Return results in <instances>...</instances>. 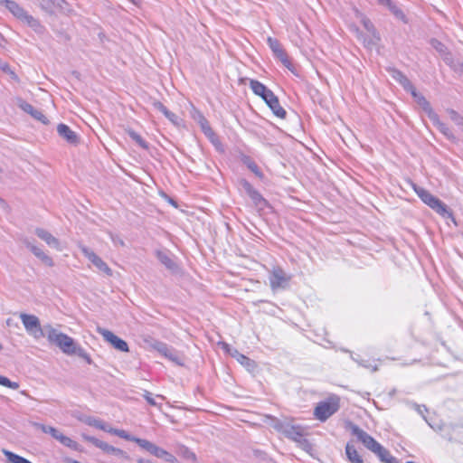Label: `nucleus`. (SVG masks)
<instances>
[{
    "mask_svg": "<svg viewBox=\"0 0 463 463\" xmlns=\"http://www.w3.org/2000/svg\"><path fill=\"white\" fill-rule=\"evenodd\" d=\"M250 87L255 95L260 96L265 101L276 117L286 118V110L280 106L278 97L271 90L257 80H250Z\"/></svg>",
    "mask_w": 463,
    "mask_h": 463,
    "instance_id": "f257e3e1",
    "label": "nucleus"
},
{
    "mask_svg": "<svg viewBox=\"0 0 463 463\" xmlns=\"http://www.w3.org/2000/svg\"><path fill=\"white\" fill-rule=\"evenodd\" d=\"M44 330L47 334L48 341L57 345L64 354L72 355L77 344L74 339L68 335L59 332L52 326H45Z\"/></svg>",
    "mask_w": 463,
    "mask_h": 463,
    "instance_id": "f03ea898",
    "label": "nucleus"
},
{
    "mask_svg": "<svg viewBox=\"0 0 463 463\" xmlns=\"http://www.w3.org/2000/svg\"><path fill=\"white\" fill-rule=\"evenodd\" d=\"M0 4L5 5L6 9L18 20L24 23L35 32L42 28L40 22L33 15L29 14L21 5L13 0H1Z\"/></svg>",
    "mask_w": 463,
    "mask_h": 463,
    "instance_id": "7ed1b4c3",
    "label": "nucleus"
},
{
    "mask_svg": "<svg viewBox=\"0 0 463 463\" xmlns=\"http://www.w3.org/2000/svg\"><path fill=\"white\" fill-rule=\"evenodd\" d=\"M412 186L413 190L420 198V200L428 206H430L432 210H434L437 213L440 214L443 217L451 215V213L448 210V206L438 197L432 195L426 189L420 187L414 184H412Z\"/></svg>",
    "mask_w": 463,
    "mask_h": 463,
    "instance_id": "20e7f679",
    "label": "nucleus"
},
{
    "mask_svg": "<svg viewBox=\"0 0 463 463\" xmlns=\"http://www.w3.org/2000/svg\"><path fill=\"white\" fill-rule=\"evenodd\" d=\"M340 407V399L336 395L330 396L326 400L320 402L315 408L314 415L320 421H326L335 414Z\"/></svg>",
    "mask_w": 463,
    "mask_h": 463,
    "instance_id": "39448f33",
    "label": "nucleus"
},
{
    "mask_svg": "<svg viewBox=\"0 0 463 463\" xmlns=\"http://www.w3.org/2000/svg\"><path fill=\"white\" fill-rule=\"evenodd\" d=\"M19 317L26 332L35 339H39L45 335V333L41 326L40 320L36 316L21 313Z\"/></svg>",
    "mask_w": 463,
    "mask_h": 463,
    "instance_id": "423d86ee",
    "label": "nucleus"
},
{
    "mask_svg": "<svg viewBox=\"0 0 463 463\" xmlns=\"http://www.w3.org/2000/svg\"><path fill=\"white\" fill-rule=\"evenodd\" d=\"M81 437L84 440L92 443L95 447L100 449L104 453L109 455H114L123 459H129V456L122 449L113 447L107 442H104L95 437L89 436L85 433L81 434Z\"/></svg>",
    "mask_w": 463,
    "mask_h": 463,
    "instance_id": "0eeeda50",
    "label": "nucleus"
},
{
    "mask_svg": "<svg viewBox=\"0 0 463 463\" xmlns=\"http://www.w3.org/2000/svg\"><path fill=\"white\" fill-rule=\"evenodd\" d=\"M291 277L288 275L281 268L276 267L269 274V280L270 288L273 291L284 289L288 287Z\"/></svg>",
    "mask_w": 463,
    "mask_h": 463,
    "instance_id": "6e6552de",
    "label": "nucleus"
},
{
    "mask_svg": "<svg viewBox=\"0 0 463 463\" xmlns=\"http://www.w3.org/2000/svg\"><path fill=\"white\" fill-rule=\"evenodd\" d=\"M240 184L259 210H264L269 206L268 201L251 185L249 181L246 179H241Z\"/></svg>",
    "mask_w": 463,
    "mask_h": 463,
    "instance_id": "1a4fd4ad",
    "label": "nucleus"
},
{
    "mask_svg": "<svg viewBox=\"0 0 463 463\" xmlns=\"http://www.w3.org/2000/svg\"><path fill=\"white\" fill-rule=\"evenodd\" d=\"M283 435L288 439L299 443L303 449L310 447L308 440L304 437V430L299 425H291L288 423Z\"/></svg>",
    "mask_w": 463,
    "mask_h": 463,
    "instance_id": "9d476101",
    "label": "nucleus"
},
{
    "mask_svg": "<svg viewBox=\"0 0 463 463\" xmlns=\"http://www.w3.org/2000/svg\"><path fill=\"white\" fill-rule=\"evenodd\" d=\"M97 332L104 338L105 341L109 343L115 349L120 352H128V343L117 336L114 333L109 329L98 327Z\"/></svg>",
    "mask_w": 463,
    "mask_h": 463,
    "instance_id": "9b49d317",
    "label": "nucleus"
},
{
    "mask_svg": "<svg viewBox=\"0 0 463 463\" xmlns=\"http://www.w3.org/2000/svg\"><path fill=\"white\" fill-rule=\"evenodd\" d=\"M352 433L355 435L357 439L364 445V447L371 450L373 453L376 452L377 449H380L381 444L358 426H352Z\"/></svg>",
    "mask_w": 463,
    "mask_h": 463,
    "instance_id": "f8f14e48",
    "label": "nucleus"
},
{
    "mask_svg": "<svg viewBox=\"0 0 463 463\" xmlns=\"http://www.w3.org/2000/svg\"><path fill=\"white\" fill-rule=\"evenodd\" d=\"M82 254L100 271L110 276L112 274L111 269L102 260L93 250L84 245L80 246Z\"/></svg>",
    "mask_w": 463,
    "mask_h": 463,
    "instance_id": "ddd939ff",
    "label": "nucleus"
},
{
    "mask_svg": "<svg viewBox=\"0 0 463 463\" xmlns=\"http://www.w3.org/2000/svg\"><path fill=\"white\" fill-rule=\"evenodd\" d=\"M267 43L274 55L282 62L285 67H287L288 70H291V61H289L288 54L281 46L280 43L272 37H268Z\"/></svg>",
    "mask_w": 463,
    "mask_h": 463,
    "instance_id": "4468645a",
    "label": "nucleus"
},
{
    "mask_svg": "<svg viewBox=\"0 0 463 463\" xmlns=\"http://www.w3.org/2000/svg\"><path fill=\"white\" fill-rule=\"evenodd\" d=\"M154 348L163 356L172 361L173 363L182 365L183 361L179 353L174 349L173 347L167 345L163 342H156L154 345Z\"/></svg>",
    "mask_w": 463,
    "mask_h": 463,
    "instance_id": "2eb2a0df",
    "label": "nucleus"
},
{
    "mask_svg": "<svg viewBox=\"0 0 463 463\" xmlns=\"http://www.w3.org/2000/svg\"><path fill=\"white\" fill-rule=\"evenodd\" d=\"M430 120L433 126L449 141L452 143H458V138L455 136L452 129L449 126L442 122L437 113H431Z\"/></svg>",
    "mask_w": 463,
    "mask_h": 463,
    "instance_id": "dca6fc26",
    "label": "nucleus"
},
{
    "mask_svg": "<svg viewBox=\"0 0 463 463\" xmlns=\"http://www.w3.org/2000/svg\"><path fill=\"white\" fill-rule=\"evenodd\" d=\"M18 107L24 110V112L30 114L33 118L41 121L42 123L43 124H47L48 123V119L47 118L43 115V113L35 109L33 105H31L30 103L24 101V99H18V103H17Z\"/></svg>",
    "mask_w": 463,
    "mask_h": 463,
    "instance_id": "f3484780",
    "label": "nucleus"
},
{
    "mask_svg": "<svg viewBox=\"0 0 463 463\" xmlns=\"http://www.w3.org/2000/svg\"><path fill=\"white\" fill-rule=\"evenodd\" d=\"M57 132L61 137L65 139L68 143L71 145H77L79 143L78 135L72 131L69 126L61 123L57 127Z\"/></svg>",
    "mask_w": 463,
    "mask_h": 463,
    "instance_id": "a211bd4d",
    "label": "nucleus"
},
{
    "mask_svg": "<svg viewBox=\"0 0 463 463\" xmlns=\"http://www.w3.org/2000/svg\"><path fill=\"white\" fill-rule=\"evenodd\" d=\"M35 234L43 241L46 242L47 245L52 247L58 250H61V244L57 238L52 236L48 231L43 228H36L34 231Z\"/></svg>",
    "mask_w": 463,
    "mask_h": 463,
    "instance_id": "6ab92c4d",
    "label": "nucleus"
},
{
    "mask_svg": "<svg viewBox=\"0 0 463 463\" xmlns=\"http://www.w3.org/2000/svg\"><path fill=\"white\" fill-rule=\"evenodd\" d=\"M153 107L163 113L165 118L171 121L174 125H179V118L175 113L171 112L162 102L154 101Z\"/></svg>",
    "mask_w": 463,
    "mask_h": 463,
    "instance_id": "aec40b11",
    "label": "nucleus"
},
{
    "mask_svg": "<svg viewBox=\"0 0 463 463\" xmlns=\"http://www.w3.org/2000/svg\"><path fill=\"white\" fill-rule=\"evenodd\" d=\"M156 258L167 269L170 270H175L177 269L176 263L171 259L169 254L165 251L157 250Z\"/></svg>",
    "mask_w": 463,
    "mask_h": 463,
    "instance_id": "412c9836",
    "label": "nucleus"
},
{
    "mask_svg": "<svg viewBox=\"0 0 463 463\" xmlns=\"http://www.w3.org/2000/svg\"><path fill=\"white\" fill-rule=\"evenodd\" d=\"M378 2L386 6L397 19L405 22V14L392 0H378Z\"/></svg>",
    "mask_w": 463,
    "mask_h": 463,
    "instance_id": "4be33fe9",
    "label": "nucleus"
},
{
    "mask_svg": "<svg viewBox=\"0 0 463 463\" xmlns=\"http://www.w3.org/2000/svg\"><path fill=\"white\" fill-rule=\"evenodd\" d=\"M389 72L392 79L398 81L403 88H412L411 80L400 70L392 68L389 70Z\"/></svg>",
    "mask_w": 463,
    "mask_h": 463,
    "instance_id": "5701e85b",
    "label": "nucleus"
},
{
    "mask_svg": "<svg viewBox=\"0 0 463 463\" xmlns=\"http://www.w3.org/2000/svg\"><path fill=\"white\" fill-rule=\"evenodd\" d=\"M345 454L350 463H364L362 456L359 455L354 445L347 443L345 446Z\"/></svg>",
    "mask_w": 463,
    "mask_h": 463,
    "instance_id": "b1692460",
    "label": "nucleus"
},
{
    "mask_svg": "<svg viewBox=\"0 0 463 463\" xmlns=\"http://www.w3.org/2000/svg\"><path fill=\"white\" fill-rule=\"evenodd\" d=\"M241 162L258 177L262 178L263 173L260 171L258 165L249 156L243 155L241 156Z\"/></svg>",
    "mask_w": 463,
    "mask_h": 463,
    "instance_id": "393cba45",
    "label": "nucleus"
},
{
    "mask_svg": "<svg viewBox=\"0 0 463 463\" xmlns=\"http://www.w3.org/2000/svg\"><path fill=\"white\" fill-rule=\"evenodd\" d=\"M82 421L89 426L95 427L106 432H108V430L109 429V426L106 422L98 418L86 417L82 420Z\"/></svg>",
    "mask_w": 463,
    "mask_h": 463,
    "instance_id": "a878e982",
    "label": "nucleus"
},
{
    "mask_svg": "<svg viewBox=\"0 0 463 463\" xmlns=\"http://www.w3.org/2000/svg\"><path fill=\"white\" fill-rule=\"evenodd\" d=\"M153 456L162 458L169 463H177V459L174 455L158 446H156Z\"/></svg>",
    "mask_w": 463,
    "mask_h": 463,
    "instance_id": "bb28decb",
    "label": "nucleus"
},
{
    "mask_svg": "<svg viewBox=\"0 0 463 463\" xmlns=\"http://www.w3.org/2000/svg\"><path fill=\"white\" fill-rule=\"evenodd\" d=\"M177 454L186 460H190L192 462L197 461L196 455L186 446L178 445L176 449Z\"/></svg>",
    "mask_w": 463,
    "mask_h": 463,
    "instance_id": "cd10ccee",
    "label": "nucleus"
},
{
    "mask_svg": "<svg viewBox=\"0 0 463 463\" xmlns=\"http://www.w3.org/2000/svg\"><path fill=\"white\" fill-rule=\"evenodd\" d=\"M33 425L35 428L41 430L43 433L50 434L55 439H58L59 435L61 433L57 429H55L52 426H46L44 424L38 423V422H33Z\"/></svg>",
    "mask_w": 463,
    "mask_h": 463,
    "instance_id": "c85d7f7f",
    "label": "nucleus"
},
{
    "mask_svg": "<svg viewBox=\"0 0 463 463\" xmlns=\"http://www.w3.org/2000/svg\"><path fill=\"white\" fill-rule=\"evenodd\" d=\"M134 442L137 443L142 449L146 450V452H148L151 455H153L154 450L156 446L155 443H153L147 439H140V438H137V437H136Z\"/></svg>",
    "mask_w": 463,
    "mask_h": 463,
    "instance_id": "c756f323",
    "label": "nucleus"
},
{
    "mask_svg": "<svg viewBox=\"0 0 463 463\" xmlns=\"http://www.w3.org/2000/svg\"><path fill=\"white\" fill-rule=\"evenodd\" d=\"M3 453L7 458V460L11 463H33L30 460L26 459L25 458L19 456L12 451L4 449Z\"/></svg>",
    "mask_w": 463,
    "mask_h": 463,
    "instance_id": "7c9ffc66",
    "label": "nucleus"
},
{
    "mask_svg": "<svg viewBox=\"0 0 463 463\" xmlns=\"http://www.w3.org/2000/svg\"><path fill=\"white\" fill-rule=\"evenodd\" d=\"M269 424L277 431L283 434L288 422L282 421L274 416H268Z\"/></svg>",
    "mask_w": 463,
    "mask_h": 463,
    "instance_id": "2f4dec72",
    "label": "nucleus"
},
{
    "mask_svg": "<svg viewBox=\"0 0 463 463\" xmlns=\"http://www.w3.org/2000/svg\"><path fill=\"white\" fill-rule=\"evenodd\" d=\"M57 440L60 441L63 446L68 447L73 450H80V445L71 438L63 435L62 433L59 435Z\"/></svg>",
    "mask_w": 463,
    "mask_h": 463,
    "instance_id": "473e14b6",
    "label": "nucleus"
},
{
    "mask_svg": "<svg viewBox=\"0 0 463 463\" xmlns=\"http://www.w3.org/2000/svg\"><path fill=\"white\" fill-rule=\"evenodd\" d=\"M127 133L129 136V137L134 140L138 146H140L142 148L147 149L148 144L146 141H145L142 137L137 134L136 131H134L131 128L127 129Z\"/></svg>",
    "mask_w": 463,
    "mask_h": 463,
    "instance_id": "72a5a7b5",
    "label": "nucleus"
},
{
    "mask_svg": "<svg viewBox=\"0 0 463 463\" xmlns=\"http://www.w3.org/2000/svg\"><path fill=\"white\" fill-rule=\"evenodd\" d=\"M447 113L451 121H453L458 128H463V116L453 109H447Z\"/></svg>",
    "mask_w": 463,
    "mask_h": 463,
    "instance_id": "f704fd0d",
    "label": "nucleus"
},
{
    "mask_svg": "<svg viewBox=\"0 0 463 463\" xmlns=\"http://www.w3.org/2000/svg\"><path fill=\"white\" fill-rule=\"evenodd\" d=\"M108 432L110 433V434H114L119 438H122L126 440H128V441H133L135 440L136 437L133 436V435H130L129 433H128L126 430H118V429H115V428H112V427H109V429L108 430Z\"/></svg>",
    "mask_w": 463,
    "mask_h": 463,
    "instance_id": "c9c22d12",
    "label": "nucleus"
},
{
    "mask_svg": "<svg viewBox=\"0 0 463 463\" xmlns=\"http://www.w3.org/2000/svg\"><path fill=\"white\" fill-rule=\"evenodd\" d=\"M199 123H200L203 132L204 133V135L206 137H215V133L210 127L208 120L203 115H200Z\"/></svg>",
    "mask_w": 463,
    "mask_h": 463,
    "instance_id": "e433bc0d",
    "label": "nucleus"
},
{
    "mask_svg": "<svg viewBox=\"0 0 463 463\" xmlns=\"http://www.w3.org/2000/svg\"><path fill=\"white\" fill-rule=\"evenodd\" d=\"M234 357H236L237 361L241 363L242 365L250 368L254 367L255 363L253 360L250 359L246 355L240 354L238 351H235V354H232Z\"/></svg>",
    "mask_w": 463,
    "mask_h": 463,
    "instance_id": "4c0bfd02",
    "label": "nucleus"
},
{
    "mask_svg": "<svg viewBox=\"0 0 463 463\" xmlns=\"http://www.w3.org/2000/svg\"><path fill=\"white\" fill-rule=\"evenodd\" d=\"M362 24L368 33H370L375 39H378L376 29L369 18L363 16Z\"/></svg>",
    "mask_w": 463,
    "mask_h": 463,
    "instance_id": "58836bf2",
    "label": "nucleus"
},
{
    "mask_svg": "<svg viewBox=\"0 0 463 463\" xmlns=\"http://www.w3.org/2000/svg\"><path fill=\"white\" fill-rule=\"evenodd\" d=\"M430 43L431 47L433 49H435L439 53H440V54L448 53V48L440 41H439L435 38H432Z\"/></svg>",
    "mask_w": 463,
    "mask_h": 463,
    "instance_id": "ea45409f",
    "label": "nucleus"
},
{
    "mask_svg": "<svg viewBox=\"0 0 463 463\" xmlns=\"http://www.w3.org/2000/svg\"><path fill=\"white\" fill-rule=\"evenodd\" d=\"M24 245L31 250V252L37 257L42 251H43L41 248L34 245L33 241H31L28 238H24L22 240Z\"/></svg>",
    "mask_w": 463,
    "mask_h": 463,
    "instance_id": "a19ab883",
    "label": "nucleus"
},
{
    "mask_svg": "<svg viewBox=\"0 0 463 463\" xmlns=\"http://www.w3.org/2000/svg\"><path fill=\"white\" fill-rule=\"evenodd\" d=\"M418 103L422 107L423 110L427 113L429 118H430L431 113H436L432 109L430 102L423 96H419Z\"/></svg>",
    "mask_w": 463,
    "mask_h": 463,
    "instance_id": "79ce46f5",
    "label": "nucleus"
},
{
    "mask_svg": "<svg viewBox=\"0 0 463 463\" xmlns=\"http://www.w3.org/2000/svg\"><path fill=\"white\" fill-rule=\"evenodd\" d=\"M357 33H358V37L360 39H363V42H364V46L370 48L372 46H374L378 43V42L380 41V36L378 35V39H375L372 34L369 38H365L362 33H360L358 30H357Z\"/></svg>",
    "mask_w": 463,
    "mask_h": 463,
    "instance_id": "37998d69",
    "label": "nucleus"
},
{
    "mask_svg": "<svg viewBox=\"0 0 463 463\" xmlns=\"http://www.w3.org/2000/svg\"><path fill=\"white\" fill-rule=\"evenodd\" d=\"M73 354H76L79 357L84 359L89 364H91L93 363V361L90 358V354L85 351V349H83L80 345H77V347L74 349Z\"/></svg>",
    "mask_w": 463,
    "mask_h": 463,
    "instance_id": "c03bdc74",
    "label": "nucleus"
},
{
    "mask_svg": "<svg viewBox=\"0 0 463 463\" xmlns=\"http://www.w3.org/2000/svg\"><path fill=\"white\" fill-rule=\"evenodd\" d=\"M374 454L379 458V459L385 463L389 457H391V453L389 450H387L385 448H383L382 445L380 446V449H377Z\"/></svg>",
    "mask_w": 463,
    "mask_h": 463,
    "instance_id": "a18cd8bd",
    "label": "nucleus"
},
{
    "mask_svg": "<svg viewBox=\"0 0 463 463\" xmlns=\"http://www.w3.org/2000/svg\"><path fill=\"white\" fill-rule=\"evenodd\" d=\"M36 258L41 260L43 261V263H44L48 267H52L54 265L52 259L50 256H48L47 254H45L43 251H42V253L37 255Z\"/></svg>",
    "mask_w": 463,
    "mask_h": 463,
    "instance_id": "49530a36",
    "label": "nucleus"
},
{
    "mask_svg": "<svg viewBox=\"0 0 463 463\" xmlns=\"http://www.w3.org/2000/svg\"><path fill=\"white\" fill-rule=\"evenodd\" d=\"M353 360L355 361L359 365L363 366V367H365V368H371L373 372H376L378 370V366L375 364V365H372L369 361H365V360H358L354 357H353Z\"/></svg>",
    "mask_w": 463,
    "mask_h": 463,
    "instance_id": "de8ad7c7",
    "label": "nucleus"
},
{
    "mask_svg": "<svg viewBox=\"0 0 463 463\" xmlns=\"http://www.w3.org/2000/svg\"><path fill=\"white\" fill-rule=\"evenodd\" d=\"M143 397L147 402V403H149L152 406H156V402L155 399L153 398L152 393L150 392L145 391Z\"/></svg>",
    "mask_w": 463,
    "mask_h": 463,
    "instance_id": "09e8293b",
    "label": "nucleus"
},
{
    "mask_svg": "<svg viewBox=\"0 0 463 463\" xmlns=\"http://www.w3.org/2000/svg\"><path fill=\"white\" fill-rule=\"evenodd\" d=\"M413 408L418 411L419 414H420L423 417L424 420H426L424 413L428 411V409L426 408L425 405H419L413 403Z\"/></svg>",
    "mask_w": 463,
    "mask_h": 463,
    "instance_id": "8fccbe9b",
    "label": "nucleus"
},
{
    "mask_svg": "<svg viewBox=\"0 0 463 463\" xmlns=\"http://www.w3.org/2000/svg\"><path fill=\"white\" fill-rule=\"evenodd\" d=\"M53 6L62 9L63 5L66 4L65 0H48Z\"/></svg>",
    "mask_w": 463,
    "mask_h": 463,
    "instance_id": "3c124183",
    "label": "nucleus"
},
{
    "mask_svg": "<svg viewBox=\"0 0 463 463\" xmlns=\"http://www.w3.org/2000/svg\"><path fill=\"white\" fill-rule=\"evenodd\" d=\"M452 68L455 72L463 75V62L456 63V64L452 65Z\"/></svg>",
    "mask_w": 463,
    "mask_h": 463,
    "instance_id": "603ef678",
    "label": "nucleus"
},
{
    "mask_svg": "<svg viewBox=\"0 0 463 463\" xmlns=\"http://www.w3.org/2000/svg\"><path fill=\"white\" fill-rule=\"evenodd\" d=\"M6 387L13 389V390H16L19 388V383L9 380Z\"/></svg>",
    "mask_w": 463,
    "mask_h": 463,
    "instance_id": "864d4df0",
    "label": "nucleus"
},
{
    "mask_svg": "<svg viewBox=\"0 0 463 463\" xmlns=\"http://www.w3.org/2000/svg\"><path fill=\"white\" fill-rule=\"evenodd\" d=\"M405 90L410 91L411 95L415 98H419L415 87L412 85V88H404Z\"/></svg>",
    "mask_w": 463,
    "mask_h": 463,
    "instance_id": "5fc2aeb1",
    "label": "nucleus"
},
{
    "mask_svg": "<svg viewBox=\"0 0 463 463\" xmlns=\"http://www.w3.org/2000/svg\"><path fill=\"white\" fill-rule=\"evenodd\" d=\"M8 381H9V379L7 377L0 375V385L6 387Z\"/></svg>",
    "mask_w": 463,
    "mask_h": 463,
    "instance_id": "6e6d98bb",
    "label": "nucleus"
},
{
    "mask_svg": "<svg viewBox=\"0 0 463 463\" xmlns=\"http://www.w3.org/2000/svg\"><path fill=\"white\" fill-rule=\"evenodd\" d=\"M385 463H400V462L395 457L391 456L388 458V459Z\"/></svg>",
    "mask_w": 463,
    "mask_h": 463,
    "instance_id": "4d7b16f0",
    "label": "nucleus"
},
{
    "mask_svg": "<svg viewBox=\"0 0 463 463\" xmlns=\"http://www.w3.org/2000/svg\"><path fill=\"white\" fill-rule=\"evenodd\" d=\"M209 138H210V140L212 141V143H213V145H215V146L220 145V142H219V140H218V138H217V137H216V136H215V137H209Z\"/></svg>",
    "mask_w": 463,
    "mask_h": 463,
    "instance_id": "13d9d810",
    "label": "nucleus"
},
{
    "mask_svg": "<svg viewBox=\"0 0 463 463\" xmlns=\"http://www.w3.org/2000/svg\"><path fill=\"white\" fill-rule=\"evenodd\" d=\"M1 69H2L4 71L7 72V73H8V71L11 70V69H10V66H9L7 63H4V64L1 66Z\"/></svg>",
    "mask_w": 463,
    "mask_h": 463,
    "instance_id": "bf43d9fd",
    "label": "nucleus"
},
{
    "mask_svg": "<svg viewBox=\"0 0 463 463\" xmlns=\"http://www.w3.org/2000/svg\"><path fill=\"white\" fill-rule=\"evenodd\" d=\"M8 73L11 75L13 79L17 80L16 74L12 70H10Z\"/></svg>",
    "mask_w": 463,
    "mask_h": 463,
    "instance_id": "052dcab7",
    "label": "nucleus"
},
{
    "mask_svg": "<svg viewBox=\"0 0 463 463\" xmlns=\"http://www.w3.org/2000/svg\"><path fill=\"white\" fill-rule=\"evenodd\" d=\"M406 463H415V462H413V461H407Z\"/></svg>",
    "mask_w": 463,
    "mask_h": 463,
    "instance_id": "680f3d73",
    "label": "nucleus"
},
{
    "mask_svg": "<svg viewBox=\"0 0 463 463\" xmlns=\"http://www.w3.org/2000/svg\"><path fill=\"white\" fill-rule=\"evenodd\" d=\"M131 2H133L134 4H137L135 0H130Z\"/></svg>",
    "mask_w": 463,
    "mask_h": 463,
    "instance_id": "e2e57ef3",
    "label": "nucleus"
},
{
    "mask_svg": "<svg viewBox=\"0 0 463 463\" xmlns=\"http://www.w3.org/2000/svg\"><path fill=\"white\" fill-rule=\"evenodd\" d=\"M2 349H3V346H2V345L0 344V350H2Z\"/></svg>",
    "mask_w": 463,
    "mask_h": 463,
    "instance_id": "0e129e2a",
    "label": "nucleus"
}]
</instances>
